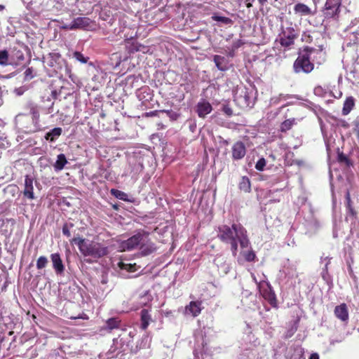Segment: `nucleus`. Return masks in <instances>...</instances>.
<instances>
[{"label":"nucleus","mask_w":359,"mask_h":359,"mask_svg":"<svg viewBox=\"0 0 359 359\" xmlns=\"http://www.w3.org/2000/svg\"><path fill=\"white\" fill-rule=\"evenodd\" d=\"M217 236L222 242L230 245L233 257L237 255L238 243L242 249L250 247V242L248 237L247 231L241 224H233L231 226L222 224L217 227Z\"/></svg>","instance_id":"1"},{"label":"nucleus","mask_w":359,"mask_h":359,"mask_svg":"<svg viewBox=\"0 0 359 359\" xmlns=\"http://www.w3.org/2000/svg\"><path fill=\"white\" fill-rule=\"evenodd\" d=\"M72 242L78 246L81 253L85 257L90 256L95 259H100L109 253L108 248L98 242L80 237L74 238Z\"/></svg>","instance_id":"2"},{"label":"nucleus","mask_w":359,"mask_h":359,"mask_svg":"<svg viewBox=\"0 0 359 359\" xmlns=\"http://www.w3.org/2000/svg\"><path fill=\"white\" fill-rule=\"evenodd\" d=\"M315 51L313 48L306 47L299 53L293 65L295 73L308 74L313 69L314 65L311 62V58Z\"/></svg>","instance_id":"3"},{"label":"nucleus","mask_w":359,"mask_h":359,"mask_svg":"<svg viewBox=\"0 0 359 359\" xmlns=\"http://www.w3.org/2000/svg\"><path fill=\"white\" fill-rule=\"evenodd\" d=\"M238 92L236 91L235 95V100L241 107L252 108L255 105L257 91H241V93L237 95Z\"/></svg>","instance_id":"4"},{"label":"nucleus","mask_w":359,"mask_h":359,"mask_svg":"<svg viewBox=\"0 0 359 359\" xmlns=\"http://www.w3.org/2000/svg\"><path fill=\"white\" fill-rule=\"evenodd\" d=\"M27 108L29 109V114L32 115V125L25 126V132L27 133H35L39 130L41 128L39 124V111L38 107L33 103H29Z\"/></svg>","instance_id":"5"},{"label":"nucleus","mask_w":359,"mask_h":359,"mask_svg":"<svg viewBox=\"0 0 359 359\" xmlns=\"http://www.w3.org/2000/svg\"><path fill=\"white\" fill-rule=\"evenodd\" d=\"M341 0H327L323 9V15L326 18L337 19L340 12Z\"/></svg>","instance_id":"6"},{"label":"nucleus","mask_w":359,"mask_h":359,"mask_svg":"<svg viewBox=\"0 0 359 359\" xmlns=\"http://www.w3.org/2000/svg\"><path fill=\"white\" fill-rule=\"evenodd\" d=\"M258 288L262 297L268 301L273 307H276L277 306L276 297L269 283L266 281L259 282Z\"/></svg>","instance_id":"7"},{"label":"nucleus","mask_w":359,"mask_h":359,"mask_svg":"<svg viewBox=\"0 0 359 359\" xmlns=\"http://www.w3.org/2000/svg\"><path fill=\"white\" fill-rule=\"evenodd\" d=\"M298 32L292 27H287L283 29L280 34V43L282 46L289 48L293 45L294 39L297 37Z\"/></svg>","instance_id":"8"},{"label":"nucleus","mask_w":359,"mask_h":359,"mask_svg":"<svg viewBox=\"0 0 359 359\" xmlns=\"http://www.w3.org/2000/svg\"><path fill=\"white\" fill-rule=\"evenodd\" d=\"M144 231H139L136 234L121 242L120 248L123 251H130L140 247Z\"/></svg>","instance_id":"9"},{"label":"nucleus","mask_w":359,"mask_h":359,"mask_svg":"<svg viewBox=\"0 0 359 359\" xmlns=\"http://www.w3.org/2000/svg\"><path fill=\"white\" fill-rule=\"evenodd\" d=\"M344 67L346 70L350 73L355 74L359 70V63L358 62V56L356 53H353L352 55L346 54L342 60Z\"/></svg>","instance_id":"10"},{"label":"nucleus","mask_w":359,"mask_h":359,"mask_svg":"<svg viewBox=\"0 0 359 359\" xmlns=\"http://www.w3.org/2000/svg\"><path fill=\"white\" fill-rule=\"evenodd\" d=\"M140 253L142 256L151 255L156 250L155 244L149 238L147 232L144 233V236L139 247Z\"/></svg>","instance_id":"11"},{"label":"nucleus","mask_w":359,"mask_h":359,"mask_svg":"<svg viewBox=\"0 0 359 359\" xmlns=\"http://www.w3.org/2000/svg\"><path fill=\"white\" fill-rule=\"evenodd\" d=\"M33 182V177L27 175L25 178L24 190L22 191L24 197L31 201L35 199Z\"/></svg>","instance_id":"12"},{"label":"nucleus","mask_w":359,"mask_h":359,"mask_svg":"<svg viewBox=\"0 0 359 359\" xmlns=\"http://www.w3.org/2000/svg\"><path fill=\"white\" fill-rule=\"evenodd\" d=\"M90 24V20L86 17H78L74 18L70 24L65 25V28L71 30L76 29H86Z\"/></svg>","instance_id":"13"},{"label":"nucleus","mask_w":359,"mask_h":359,"mask_svg":"<svg viewBox=\"0 0 359 359\" xmlns=\"http://www.w3.org/2000/svg\"><path fill=\"white\" fill-rule=\"evenodd\" d=\"M212 110L211 104L205 99H201L196 105V112L200 118H205Z\"/></svg>","instance_id":"14"},{"label":"nucleus","mask_w":359,"mask_h":359,"mask_svg":"<svg viewBox=\"0 0 359 359\" xmlns=\"http://www.w3.org/2000/svg\"><path fill=\"white\" fill-rule=\"evenodd\" d=\"M202 310V302L200 301H191L185 306V313L191 314L194 317L198 316Z\"/></svg>","instance_id":"15"},{"label":"nucleus","mask_w":359,"mask_h":359,"mask_svg":"<svg viewBox=\"0 0 359 359\" xmlns=\"http://www.w3.org/2000/svg\"><path fill=\"white\" fill-rule=\"evenodd\" d=\"M335 316L342 322L347 323L348 320V311L346 304L343 303L335 306L334 311Z\"/></svg>","instance_id":"16"},{"label":"nucleus","mask_w":359,"mask_h":359,"mask_svg":"<svg viewBox=\"0 0 359 359\" xmlns=\"http://www.w3.org/2000/svg\"><path fill=\"white\" fill-rule=\"evenodd\" d=\"M246 154V149L242 142H236L232 147V157L234 160L243 158Z\"/></svg>","instance_id":"17"},{"label":"nucleus","mask_w":359,"mask_h":359,"mask_svg":"<svg viewBox=\"0 0 359 359\" xmlns=\"http://www.w3.org/2000/svg\"><path fill=\"white\" fill-rule=\"evenodd\" d=\"M53 262V267L57 274H62L65 271V266L59 253H54L50 255Z\"/></svg>","instance_id":"18"},{"label":"nucleus","mask_w":359,"mask_h":359,"mask_svg":"<svg viewBox=\"0 0 359 359\" xmlns=\"http://www.w3.org/2000/svg\"><path fill=\"white\" fill-rule=\"evenodd\" d=\"M213 60L217 68L220 71H226L230 67L229 59L224 56L215 55L213 57Z\"/></svg>","instance_id":"19"},{"label":"nucleus","mask_w":359,"mask_h":359,"mask_svg":"<svg viewBox=\"0 0 359 359\" xmlns=\"http://www.w3.org/2000/svg\"><path fill=\"white\" fill-rule=\"evenodd\" d=\"M151 309H143L140 311V327L145 330L147 329L149 323L152 322L151 316L150 313Z\"/></svg>","instance_id":"20"},{"label":"nucleus","mask_w":359,"mask_h":359,"mask_svg":"<svg viewBox=\"0 0 359 359\" xmlns=\"http://www.w3.org/2000/svg\"><path fill=\"white\" fill-rule=\"evenodd\" d=\"M287 359H303V351L299 346L289 348L286 353Z\"/></svg>","instance_id":"21"},{"label":"nucleus","mask_w":359,"mask_h":359,"mask_svg":"<svg viewBox=\"0 0 359 359\" xmlns=\"http://www.w3.org/2000/svg\"><path fill=\"white\" fill-rule=\"evenodd\" d=\"M67 163L66 156L64 154H60L57 156V160L53 164L54 170L57 172L62 170Z\"/></svg>","instance_id":"22"},{"label":"nucleus","mask_w":359,"mask_h":359,"mask_svg":"<svg viewBox=\"0 0 359 359\" xmlns=\"http://www.w3.org/2000/svg\"><path fill=\"white\" fill-rule=\"evenodd\" d=\"M153 91H139L137 94L138 99L142 101L143 104H147L153 100Z\"/></svg>","instance_id":"23"},{"label":"nucleus","mask_w":359,"mask_h":359,"mask_svg":"<svg viewBox=\"0 0 359 359\" xmlns=\"http://www.w3.org/2000/svg\"><path fill=\"white\" fill-rule=\"evenodd\" d=\"M238 188L245 193H250L251 191L250 180L247 176L242 177L238 184Z\"/></svg>","instance_id":"24"},{"label":"nucleus","mask_w":359,"mask_h":359,"mask_svg":"<svg viewBox=\"0 0 359 359\" xmlns=\"http://www.w3.org/2000/svg\"><path fill=\"white\" fill-rule=\"evenodd\" d=\"M354 105H355L354 98L351 96L348 97L344 103V106H343V109H342V114L343 115L348 114L351 112V111L353 109Z\"/></svg>","instance_id":"25"},{"label":"nucleus","mask_w":359,"mask_h":359,"mask_svg":"<svg viewBox=\"0 0 359 359\" xmlns=\"http://www.w3.org/2000/svg\"><path fill=\"white\" fill-rule=\"evenodd\" d=\"M294 11L296 13L302 15H309L311 14V8L304 4L299 3L294 7Z\"/></svg>","instance_id":"26"},{"label":"nucleus","mask_w":359,"mask_h":359,"mask_svg":"<svg viewBox=\"0 0 359 359\" xmlns=\"http://www.w3.org/2000/svg\"><path fill=\"white\" fill-rule=\"evenodd\" d=\"M241 254L247 262H254L256 259L255 252L252 250L250 245L248 248L243 249Z\"/></svg>","instance_id":"27"},{"label":"nucleus","mask_w":359,"mask_h":359,"mask_svg":"<svg viewBox=\"0 0 359 359\" xmlns=\"http://www.w3.org/2000/svg\"><path fill=\"white\" fill-rule=\"evenodd\" d=\"M204 341L202 343V351L199 353L196 349L194 351V359H211V356L208 354V348H205Z\"/></svg>","instance_id":"28"},{"label":"nucleus","mask_w":359,"mask_h":359,"mask_svg":"<svg viewBox=\"0 0 359 359\" xmlns=\"http://www.w3.org/2000/svg\"><path fill=\"white\" fill-rule=\"evenodd\" d=\"M62 131V130L61 128H54L46 134L45 137L47 140L53 142L61 135Z\"/></svg>","instance_id":"29"},{"label":"nucleus","mask_w":359,"mask_h":359,"mask_svg":"<svg viewBox=\"0 0 359 359\" xmlns=\"http://www.w3.org/2000/svg\"><path fill=\"white\" fill-rule=\"evenodd\" d=\"M337 161L341 164H344L347 167H351L353 165L351 160L343 152L339 151V149L337 152Z\"/></svg>","instance_id":"30"},{"label":"nucleus","mask_w":359,"mask_h":359,"mask_svg":"<svg viewBox=\"0 0 359 359\" xmlns=\"http://www.w3.org/2000/svg\"><path fill=\"white\" fill-rule=\"evenodd\" d=\"M121 320L118 318H111L106 321L107 329L111 330L120 327Z\"/></svg>","instance_id":"31"},{"label":"nucleus","mask_w":359,"mask_h":359,"mask_svg":"<svg viewBox=\"0 0 359 359\" xmlns=\"http://www.w3.org/2000/svg\"><path fill=\"white\" fill-rule=\"evenodd\" d=\"M162 112H163V118L165 117H168L171 121H177L181 116L180 113L172 109L162 110Z\"/></svg>","instance_id":"32"},{"label":"nucleus","mask_w":359,"mask_h":359,"mask_svg":"<svg viewBox=\"0 0 359 359\" xmlns=\"http://www.w3.org/2000/svg\"><path fill=\"white\" fill-rule=\"evenodd\" d=\"M296 123L295 118H289L284 121L280 125V131L281 132H287L290 130L293 125Z\"/></svg>","instance_id":"33"},{"label":"nucleus","mask_w":359,"mask_h":359,"mask_svg":"<svg viewBox=\"0 0 359 359\" xmlns=\"http://www.w3.org/2000/svg\"><path fill=\"white\" fill-rule=\"evenodd\" d=\"M110 193L112 196H114L116 198H118V199L124 201H128L127 194H126L125 192H123L122 191L115 189H111L110 191Z\"/></svg>","instance_id":"34"},{"label":"nucleus","mask_w":359,"mask_h":359,"mask_svg":"<svg viewBox=\"0 0 359 359\" xmlns=\"http://www.w3.org/2000/svg\"><path fill=\"white\" fill-rule=\"evenodd\" d=\"M61 91H51V93L48 96H42L43 102L47 101L50 102V105L48 106L49 109L53 107L54 102H52V99H56L57 95L60 93Z\"/></svg>","instance_id":"35"},{"label":"nucleus","mask_w":359,"mask_h":359,"mask_svg":"<svg viewBox=\"0 0 359 359\" xmlns=\"http://www.w3.org/2000/svg\"><path fill=\"white\" fill-rule=\"evenodd\" d=\"M328 266H329V262L325 264V267L322 271L321 276H322L323 279L327 284H330L332 283V277L328 272Z\"/></svg>","instance_id":"36"},{"label":"nucleus","mask_w":359,"mask_h":359,"mask_svg":"<svg viewBox=\"0 0 359 359\" xmlns=\"http://www.w3.org/2000/svg\"><path fill=\"white\" fill-rule=\"evenodd\" d=\"M346 208L348 210L349 214L351 215H352L353 217H355L356 212L355 211V210L353 209V208L351 205V200L350 194L348 191L346 193Z\"/></svg>","instance_id":"37"},{"label":"nucleus","mask_w":359,"mask_h":359,"mask_svg":"<svg viewBox=\"0 0 359 359\" xmlns=\"http://www.w3.org/2000/svg\"><path fill=\"white\" fill-rule=\"evenodd\" d=\"M73 57L79 62L82 64H86L88 62L89 57H85L81 52L74 51L73 53Z\"/></svg>","instance_id":"38"},{"label":"nucleus","mask_w":359,"mask_h":359,"mask_svg":"<svg viewBox=\"0 0 359 359\" xmlns=\"http://www.w3.org/2000/svg\"><path fill=\"white\" fill-rule=\"evenodd\" d=\"M4 191L7 194H11L12 196H15L16 194L19 192L18 187L15 184L8 185L5 189Z\"/></svg>","instance_id":"39"},{"label":"nucleus","mask_w":359,"mask_h":359,"mask_svg":"<svg viewBox=\"0 0 359 359\" xmlns=\"http://www.w3.org/2000/svg\"><path fill=\"white\" fill-rule=\"evenodd\" d=\"M118 265L121 269L126 270L127 271H135L136 270L135 264H126L123 262H120Z\"/></svg>","instance_id":"40"},{"label":"nucleus","mask_w":359,"mask_h":359,"mask_svg":"<svg viewBox=\"0 0 359 359\" xmlns=\"http://www.w3.org/2000/svg\"><path fill=\"white\" fill-rule=\"evenodd\" d=\"M48 262V259L46 257L41 256L36 261V268L38 269H42L46 266Z\"/></svg>","instance_id":"41"},{"label":"nucleus","mask_w":359,"mask_h":359,"mask_svg":"<svg viewBox=\"0 0 359 359\" xmlns=\"http://www.w3.org/2000/svg\"><path fill=\"white\" fill-rule=\"evenodd\" d=\"M74 224L73 223H65L62 226V233L67 237L71 236L70 229L73 228Z\"/></svg>","instance_id":"42"},{"label":"nucleus","mask_w":359,"mask_h":359,"mask_svg":"<svg viewBox=\"0 0 359 359\" xmlns=\"http://www.w3.org/2000/svg\"><path fill=\"white\" fill-rule=\"evenodd\" d=\"M8 54L5 50H0V65H6L8 64Z\"/></svg>","instance_id":"43"},{"label":"nucleus","mask_w":359,"mask_h":359,"mask_svg":"<svg viewBox=\"0 0 359 359\" xmlns=\"http://www.w3.org/2000/svg\"><path fill=\"white\" fill-rule=\"evenodd\" d=\"M60 54L57 53H51L49 54L50 61L48 62V65L50 67L54 66V62L60 58Z\"/></svg>","instance_id":"44"},{"label":"nucleus","mask_w":359,"mask_h":359,"mask_svg":"<svg viewBox=\"0 0 359 359\" xmlns=\"http://www.w3.org/2000/svg\"><path fill=\"white\" fill-rule=\"evenodd\" d=\"M145 116H157L163 118V112H162V110H155L145 113Z\"/></svg>","instance_id":"45"},{"label":"nucleus","mask_w":359,"mask_h":359,"mask_svg":"<svg viewBox=\"0 0 359 359\" xmlns=\"http://www.w3.org/2000/svg\"><path fill=\"white\" fill-rule=\"evenodd\" d=\"M265 166H266V160L264 158H261L257 162V163L255 165V168L259 171H262V170H264Z\"/></svg>","instance_id":"46"},{"label":"nucleus","mask_w":359,"mask_h":359,"mask_svg":"<svg viewBox=\"0 0 359 359\" xmlns=\"http://www.w3.org/2000/svg\"><path fill=\"white\" fill-rule=\"evenodd\" d=\"M222 110L228 116L233 115V110L228 105H223Z\"/></svg>","instance_id":"47"},{"label":"nucleus","mask_w":359,"mask_h":359,"mask_svg":"<svg viewBox=\"0 0 359 359\" xmlns=\"http://www.w3.org/2000/svg\"><path fill=\"white\" fill-rule=\"evenodd\" d=\"M138 46H140V43L137 42L133 43L131 47L129 48V51L131 53L139 52L137 48H140V47Z\"/></svg>","instance_id":"48"},{"label":"nucleus","mask_w":359,"mask_h":359,"mask_svg":"<svg viewBox=\"0 0 359 359\" xmlns=\"http://www.w3.org/2000/svg\"><path fill=\"white\" fill-rule=\"evenodd\" d=\"M140 48H137L139 52H142L143 53H147L149 51V48L147 46L142 45L140 43V46H138Z\"/></svg>","instance_id":"49"},{"label":"nucleus","mask_w":359,"mask_h":359,"mask_svg":"<svg viewBox=\"0 0 359 359\" xmlns=\"http://www.w3.org/2000/svg\"><path fill=\"white\" fill-rule=\"evenodd\" d=\"M25 76L27 79L33 78L34 76L32 74V69L31 68L27 69L25 72Z\"/></svg>","instance_id":"50"},{"label":"nucleus","mask_w":359,"mask_h":359,"mask_svg":"<svg viewBox=\"0 0 359 359\" xmlns=\"http://www.w3.org/2000/svg\"><path fill=\"white\" fill-rule=\"evenodd\" d=\"M243 44V42L242 41V40L238 39L233 42L232 48L233 49H237V48H240Z\"/></svg>","instance_id":"51"},{"label":"nucleus","mask_w":359,"mask_h":359,"mask_svg":"<svg viewBox=\"0 0 359 359\" xmlns=\"http://www.w3.org/2000/svg\"><path fill=\"white\" fill-rule=\"evenodd\" d=\"M23 4L25 6L26 8L29 11H31L32 9V5L34 4V1H30L29 2H25L23 1Z\"/></svg>","instance_id":"52"},{"label":"nucleus","mask_w":359,"mask_h":359,"mask_svg":"<svg viewBox=\"0 0 359 359\" xmlns=\"http://www.w3.org/2000/svg\"><path fill=\"white\" fill-rule=\"evenodd\" d=\"M340 126L344 128H348L349 127V124L344 120L340 121Z\"/></svg>","instance_id":"53"},{"label":"nucleus","mask_w":359,"mask_h":359,"mask_svg":"<svg viewBox=\"0 0 359 359\" xmlns=\"http://www.w3.org/2000/svg\"><path fill=\"white\" fill-rule=\"evenodd\" d=\"M141 298L147 299V302H150L152 299V298L151 297V295L149 294L148 292H146L144 293V294L141 297Z\"/></svg>","instance_id":"54"},{"label":"nucleus","mask_w":359,"mask_h":359,"mask_svg":"<svg viewBox=\"0 0 359 359\" xmlns=\"http://www.w3.org/2000/svg\"><path fill=\"white\" fill-rule=\"evenodd\" d=\"M108 282V280H107V277L106 275H102V279H101V283L104 285V284H107Z\"/></svg>","instance_id":"55"},{"label":"nucleus","mask_w":359,"mask_h":359,"mask_svg":"<svg viewBox=\"0 0 359 359\" xmlns=\"http://www.w3.org/2000/svg\"><path fill=\"white\" fill-rule=\"evenodd\" d=\"M332 258L329 257H321L320 259H321V262H325V263H328L329 262V264H330V260H331Z\"/></svg>","instance_id":"56"},{"label":"nucleus","mask_w":359,"mask_h":359,"mask_svg":"<svg viewBox=\"0 0 359 359\" xmlns=\"http://www.w3.org/2000/svg\"><path fill=\"white\" fill-rule=\"evenodd\" d=\"M309 359H319V355L318 353H312Z\"/></svg>","instance_id":"57"},{"label":"nucleus","mask_w":359,"mask_h":359,"mask_svg":"<svg viewBox=\"0 0 359 359\" xmlns=\"http://www.w3.org/2000/svg\"><path fill=\"white\" fill-rule=\"evenodd\" d=\"M337 94H333L334 97H341V96L342 95V92L341 91H335Z\"/></svg>","instance_id":"58"},{"label":"nucleus","mask_w":359,"mask_h":359,"mask_svg":"<svg viewBox=\"0 0 359 359\" xmlns=\"http://www.w3.org/2000/svg\"><path fill=\"white\" fill-rule=\"evenodd\" d=\"M18 58L23 60H24V55L22 54V53H21L20 51H18Z\"/></svg>","instance_id":"59"},{"label":"nucleus","mask_w":359,"mask_h":359,"mask_svg":"<svg viewBox=\"0 0 359 359\" xmlns=\"http://www.w3.org/2000/svg\"><path fill=\"white\" fill-rule=\"evenodd\" d=\"M219 20L222 21V22H226L228 20V18H224V17H219Z\"/></svg>","instance_id":"60"},{"label":"nucleus","mask_w":359,"mask_h":359,"mask_svg":"<svg viewBox=\"0 0 359 359\" xmlns=\"http://www.w3.org/2000/svg\"><path fill=\"white\" fill-rule=\"evenodd\" d=\"M258 1L261 5H264L267 1V0H258Z\"/></svg>","instance_id":"61"},{"label":"nucleus","mask_w":359,"mask_h":359,"mask_svg":"<svg viewBox=\"0 0 359 359\" xmlns=\"http://www.w3.org/2000/svg\"><path fill=\"white\" fill-rule=\"evenodd\" d=\"M16 92H17V95H18V96L22 95L23 94V93H24V91H16Z\"/></svg>","instance_id":"62"},{"label":"nucleus","mask_w":359,"mask_h":359,"mask_svg":"<svg viewBox=\"0 0 359 359\" xmlns=\"http://www.w3.org/2000/svg\"><path fill=\"white\" fill-rule=\"evenodd\" d=\"M342 80H343L342 77L339 76V79H338L339 84H340L342 82Z\"/></svg>","instance_id":"63"},{"label":"nucleus","mask_w":359,"mask_h":359,"mask_svg":"<svg viewBox=\"0 0 359 359\" xmlns=\"http://www.w3.org/2000/svg\"><path fill=\"white\" fill-rule=\"evenodd\" d=\"M353 32L357 34H359V26H358V29H356L355 31H354Z\"/></svg>","instance_id":"64"}]
</instances>
